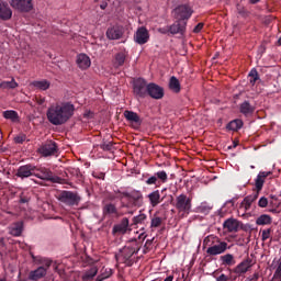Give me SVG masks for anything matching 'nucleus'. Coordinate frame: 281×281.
Segmentation results:
<instances>
[{
  "label": "nucleus",
  "instance_id": "obj_56",
  "mask_svg": "<svg viewBox=\"0 0 281 281\" xmlns=\"http://www.w3.org/2000/svg\"><path fill=\"white\" fill-rule=\"evenodd\" d=\"M108 5L109 4L106 2H103V3L100 4V8H101V10H106Z\"/></svg>",
  "mask_w": 281,
  "mask_h": 281
},
{
  "label": "nucleus",
  "instance_id": "obj_5",
  "mask_svg": "<svg viewBox=\"0 0 281 281\" xmlns=\"http://www.w3.org/2000/svg\"><path fill=\"white\" fill-rule=\"evenodd\" d=\"M56 199L57 201H59V203H63L67 207H78V205H80V202L82 201V198L80 196V194H78V192L66 190L60 191L56 195Z\"/></svg>",
  "mask_w": 281,
  "mask_h": 281
},
{
  "label": "nucleus",
  "instance_id": "obj_1",
  "mask_svg": "<svg viewBox=\"0 0 281 281\" xmlns=\"http://www.w3.org/2000/svg\"><path fill=\"white\" fill-rule=\"evenodd\" d=\"M76 106L70 102H65L56 105H50L46 112L47 120L53 126H63L67 124L71 117H74V112Z\"/></svg>",
  "mask_w": 281,
  "mask_h": 281
},
{
  "label": "nucleus",
  "instance_id": "obj_24",
  "mask_svg": "<svg viewBox=\"0 0 281 281\" xmlns=\"http://www.w3.org/2000/svg\"><path fill=\"white\" fill-rule=\"evenodd\" d=\"M239 113L245 117H251L256 113V106H254L249 101H244L239 104Z\"/></svg>",
  "mask_w": 281,
  "mask_h": 281
},
{
  "label": "nucleus",
  "instance_id": "obj_53",
  "mask_svg": "<svg viewBox=\"0 0 281 281\" xmlns=\"http://www.w3.org/2000/svg\"><path fill=\"white\" fill-rule=\"evenodd\" d=\"M83 117H88V119L93 117V112L87 111V112L83 114Z\"/></svg>",
  "mask_w": 281,
  "mask_h": 281
},
{
  "label": "nucleus",
  "instance_id": "obj_16",
  "mask_svg": "<svg viewBox=\"0 0 281 281\" xmlns=\"http://www.w3.org/2000/svg\"><path fill=\"white\" fill-rule=\"evenodd\" d=\"M149 38L150 35L148 34V30L144 26L138 27L134 36L135 42L138 45H146V42L149 41Z\"/></svg>",
  "mask_w": 281,
  "mask_h": 281
},
{
  "label": "nucleus",
  "instance_id": "obj_61",
  "mask_svg": "<svg viewBox=\"0 0 281 281\" xmlns=\"http://www.w3.org/2000/svg\"><path fill=\"white\" fill-rule=\"evenodd\" d=\"M236 146H238V143L237 142H233V146H228V149L236 148Z\"/></svg>",
  "mask_w": 281,
  "mask_h": 281
},
{
  "label": "nucleus",
  "instance_id": "obj_19",
  "mask_svg": "<svg viewBox=\"0 0 281 281\" xmlns=\"http://www.w3.org/2000/svg\"><path fill=\"white\" fill-rule=\"evenodd\" d=\"M272 172L271 171H260L255 179V188L256 192H262V188H265V181L267 177H271Z\"/></svg>",
  "mask_w": 281,
  "mask_h": 281
},
{
  "label": "nucleus",
  "instance_id": "obj_15",
  "mask_svg": "<svg viewBox=\"0 0 281 281\" xmlns=\"http://www.w3.org/2000/svg\"><path fill=\"white\" fill-rule=\"evenodd\" d=\"M147 95L153 98V100H161L164 95H166V92L164 91V87L155 82H149L147 88Z\"/></svg>",
  "mask_w": 281,
  "mask_h": 281
},
{
  "label": "nucleus",
  "instance_id": "obj_43",
  "mask_svg": "<svg viewBox=\"0 0 281 281\" xmlns=\"http://www.w3.org/2000/svg\"><path fill=\"white\" fill-rule=\"evenodd\" d=\"M271 238V228L263 229L261 233V240L265 243Z\"/></svg>",
  "mask_w": 281,
  "mask_h": 281
},
{
  "label": "nucleus",
  "instance_id": "obj_42",
  "mask_svg": "<svg viewBox=\"0 0 281 281\" xmlns=\"http://www.w3.org/2000/svg\"><path fill=\"white\" fill-rule=\"evenodd\" d=\"M146 218H148L146 214L139 213V215L133 217V225H144Z\"/></svg>",
  "mask_w": 281,
  "mask_h": 281
},
{
  "label": "nucleus",
  "instance_id": "obj_11",
  "mask_svg": "<svg viewBox=\"0 0 281 281\" xmlns=\"http://www.w3.org/2000/svg\"><path fill=\"white\" fill-rule=\"evenodd\" d=\"M146 186H161L168 183V173L164 170L155 172L145 180Z\"/></svg>",
  "mask_w": 281,
  "mask_h": 281
},
{
  "label": "nucleus",
  "instance_id": "obj_23",
  "mask_svg": "<svg viewBox=\"0 0 281 281\" xmlns=\"http://www.w3.org/2000/svg\"><path fill=\"white\" fill-rule=\"evenodd\" d=\"M240 222L234 217H229L223 223V228L229 234L238 232Z\"/></svg>",
  "mask_w": 281,
  "mask_h": 281
},
{
  "label": "nucleus",
  "instance_id": "obj_36",
  "mask_svg": "<svg viewBox=\"0 0 281 281\" xmlns=\"http://www.w3.org/2000/svg\"><path fill=\"white\" fill-rule=\"evenodd\" d=\"M94 276H98V267L92 266L89 270H87L83 273L82 280H85V281L93 280Z\"/></svg>",
  "mask_w": 281,
  "mask_h": 281
},
{
  "label": "nucleus",
  "instance_id": "obj_39",
  "mask_svg": "<svg viewBox=\"0 0 281 281\" xmlns=\"http://www.w3.org/2000/svg\"><path fill=\"white\" fill-rule=\"evenodd\" d=\"M250 77L249 82L254 87L258 81H260V75L258 74V70L256 68H252L250 72L248 74Z\"/></svg>",
  "mask_w": 281,
  "mask_h": 281
},
{
  "label": "nucleus",
  "instance_id": "obj_12",
  "mask_svg": "<svg viewBox=\"0 0 281 281\" xmlns=\"http://www.w3.org/2000/svg\"><path fill=\"white\" fill-rule=\"evenodd\" d=\"M37 153H40L42 157H52L58 153V145L54 140H47L37 149Z\"/></svg>",
  "mask_w": 281,
  "mask_h": 281
},
{
  "label": "nucleus",
  "instance_id": "obj_40",
  "mask_svg": "<svg viewBox=\"0 0 281 281\" xmlns=\"http://www.w3.org/2000/svg\"><path fill=\"white\" fill-rule=\"evenodd\" d=\"M19 87V83L14 78H12L11 81H2L0 82V89H16Z\"/></svg>",
  "mask_w": 281,
  "mask_h": 281
},
{
  "label": "nucleus",
  "instance_id": "obj_3",
  "mask_svg": "<svg viewBox=\"0 0 281 281\" xmlns=\"http://www.w3.org/2000/svg\"><path fill=\"white\" fill-rule=\"evenodd\" d=\"M114 192L115 194H121L124 199H127V202H121V207L131 210V207H142V205H144V194H142V191L133 190L131 192H122L116 190Z\"/></svg>",
  "mask_w": 281,
  "mask_h": 281
},
{
  "label": "nucleus",
  "instance_id": "obj_21",
  "mask_svg": "<svg viewBox=\"0 0 281 281\" xmlns=\"http://www.w3.org/2000/svg\"><path fill=\"white\" fill-rule=\"evenodd\" d=\"M102 214L104 217L115 216L117 218V217L122 216V214H120V211H117V206L111 202L105 203L102 206Z\"/></svg>",
  "mask_w": 281,
  "mask_h": 281
},
{
  "label": "nucleus",
  "instance_id": "obj_41",
  "mask_svg": "<svg viewBox=\"0 0 281 281\" xmlns=\"http://www.w3.org/2000/svg\"><path fill=\"white\" fill-rule=\"evenodd\" d=\"M99 147L101 148V150H104L105 153H111L114 149L112 140H103L99 145Z\"/></svg>",
  "mask_w": 281,
  "mask_h": 281
},
{
  "label": "nucleus",
  "instance_id": "obj_9",
  "mask_svg": "<svg viewBox=\"0 0 281 281\" xmlns=\"http://www.w3.org/2000/svg\"><path fill=\"white\" fill-rule=\"evenodd\" d=\"M194 11L192 10V8L188 4H181L178 5L172 14H173V19H176V21H180L182 23H186V21L190 20V18L192 16V13Z\"/></svg>",
  "mask_w": 281,
  "mask_h": 281
},
{
  "label": "nucleus",
  "instance_id": "obj_33",
  "mask_svg": "<svg viewBox=\"0 0 281 281\" xmlns=\"http://www.w3.org/2000/svg\"><path fill=\"white\" fill-rule=\"evenodd\" d=\"M124 63H126V53H117L114 57V67H123Z\"/></svg>",
  "mask_w": 281,
  "mask_h": 281
},
{
  "label": "nucleus",
  "instance_id": "obj_38",
  "mask_svg": "<svg viewBox=\"0 0 281 281\" xmlns=\"http://www.w3.org/2000/svg\"><path fill=\"white\" fill-rule=\"evenodd\" d=\"M272 218L270 215L262 214L256 220V225H271Z\"/></svg>",
  "mask_w": 281,
  "mask_h": 281
},
{
  "label": "nucleus",
  "instance_id": "obj_45",
  "mask_svg": "<svg viewBox=\"0 0 281 281\" xmlns=\"http://www.w3.org/2000/svg\"><path fill=\"white\" fill-rule=\"evenodd\" d=\"M161 223H162L161 217H154L151 218L150 227H160Z\"/></svg>",
  "mask_w": 281,
  "mask_h": 281
},
{
  "label": "nucleus",
  "instance_id": "obj_14",
  "mask_svg": "<svg viewBox=\"0 0 281 281\" xmlns=\"http://www.w3.org/2000/svg\"><path fill=\"white\" fill-rule=\"evenodd\" d=\"M10 5L18 12H32L34 9L32 0H11Z\"/></svg>",
  "mask_w": 281,
  "mask_h": 281
},
{
  "label": "nucleus",
  "instance_id": "obj_27",
  "mask_svg": "<svg viewBox=\"0 0 281 281\" xmlns=\"http://www.w3.org/2000/svg\"><path fill=\"white\" fill-rule=\"evenodd\" d=\"M0 19L1 21H10L12 19V9L7 2H0Z\"/></svg>",
  "mask_w": 281,
  "mask_h": 281
},
{
  "label": "nucleus",
  "instance_id": "obj_46",
  "mask_svg": "<svg viewBox=\"0 0 281 281\" xmlns=\"http://www.w3.org/2000/svg\"><path fill=\"white\" fill-rule=\"evenodd\" d=\"M269 205V200L266 196H261L258 201L259 207H267Z\"/></svg>",
  "mask_w": 281,
  "mask_h": 281
},
{
  "label": "nucleus",
  "instance_id": "obj_2",
  "mask_svg": "<svg viewBox=\"0 0 281 281\" xmlns=\"http://www.w3.org/2000/svg\"><path fill=\"white\" fill-rule=\"evenodd\" d=\"M203 245L209 247L206 249L207 256H221L229 249L227 241H223L216 235H209L204 238Z\"/></svg>",
  "mask_w": 281,
  "mask_h": 281
},
{
  "label": "nucleus",
  "instance_id": "obj_49",
  "mask_svg": "<svg viewBox=\"0 0 281 281\" xmlns=\"http://www.w3.org/2000/svg\"><path fill=\"white\" fill-rule=\"evenodd\" d=\"M216 281H229V277L225 273H222L220 277L216 278Z\"/></svg>",
  "mask_w": 281,
  "mask_h": 281
},
{
  "label": "nucleus",
  "instance_id": "obj_44",
  "mask_svg": "<svg viewBox=\"0 0 281 281\" xmlns=\"http://www.w3.org/2000/svg\"><path fill=\"white\" fill-rule=\"evenodd\" d=\"M211 210H212V206H210L207 204H201L199 206V212H201V214H210Z\"/></svg>",
  "mask_w": 281,
  "mask_h": 281
},
{
  "label": "nucleus",
  "instance_id": "obj_25",
  "mask_svg": "<svg viewBox=\"0 0 281 281\" xmlns=\"http://www.w3.org/2000/svg\"><path fill=\"white\" fill-rule=\"evenodd\" d=\"M186 25H188V22H181L179 20H176L173 22V24L169 25V33L170 34H184Z\"/></svg>",
  "mask_w": 281,
  "mask_h": 281
},
{
  "label": "nucleus",
  "instance_id": "obj_48",
  "mask_svg": "<svg viewBox=\"0 0 281 281\" xmlns=\"http://www.w3.org/2000/svg\"><path fill=\"white\" fill-rule=\"evenodd\" d=\"M14 142L15 144H23V142H25V135L16 136Z\"/></svg>",
  "mask_w": 281,
  "mask_h": 281
},
{
  "label": "nucleus",
  "instance_id": "obj_55",
  "mask_svg": "<svg viewBox=\"0 0 281 281\" xmlns=\"http://www.w3.org/2000/svg\"><path fill=\"white\" fill-rule=\"evenodd\" d=\"M260 278V274L258 272L254 273L252 280L258 281Z\"/></svg>",
  "mask_w": 281,
  "mask_h": 281
},
{
  "label": "nucleus",
  "instance_id": "obj_64",
  "mask_svg": "<svg viewBox=\"0 0 281 281\" xmlns=\"http://www.w3.org/2000/svg\"><path fill=\"white\" fill-rule=\"evenodd\" d=\"M146 177H149V175L148 173L143 175V179H146Z\"/></svg>",
  "mask_w": 281,
  "mask_h": 281
},
{
  "label": "nucleus",
  "instance_id": "obj_29",
  "mask_svg": "<svg viewBox=\"0 0 281 281\" xmlns=\"http://www.w3.org/2000/svg\"><path fill=\"white\" fill-rule=\"evenodd\" d=\"M220 262L223 267H234L236 265V257L232 254H226L220 257Z\"/></svg>",
  "mask_w": 281,
  "mask_h": 281
},
{
  "label": "nucleus",
  "instance_id": "obj_60",
  "mask_svg": "<svg viewBox=\"0 0 281 281\" xmlns=\"http://www.w3.org/2000/svg\"><path fill=\"white\" fill-rule=\"evenodd\" d=\"M172 280H175V277L173 276H169L164 281H172Z\"/></svg>",
  "mask_w": 281,
  "mask_h": 281
},
{
  "label": "nucleus",
  "instance_id": "obj_35",
  "mask_svg": "<svg viewBox=\"0 0 281 281\" xmlns=\"http://www.w3.org/2000/svg\"><path fill=\"white\" fill-rule=\"evenodd\" d=\"M226 128H227L228 131H240V128H243V120L236 119V120H234V121H231V122L227 124Z\"/></svg>",
  "mask_w": 281,
  "mask_h": 281
},
{
  "label": "nucleus",
  "instance_id": "obj_30",
  "mask_svg": "<svg viewBox=\"0 0 281 281\" xmlns=\"http://www.w3.org/2000/svg\"><path fill=\"white\" fill-rule=\"evenodd\" d=\"M259 194H260V193H259L258 191H256L255 193H252V194H250V195H247V196L243 200L241 205H244L246 212H247L248 210H251V204H252L255 201L258 200Z\"/></svg>",
  "mask_w": 281,
  "mask_h": 281
},
{
  "label": "nucleus",
  "instance_id": "obj_22",
  "mask_svg": "<svg viewBox=\"0 0 281 281\" xmlns=\"http://www.w3.org/2000/svg\"><path fill=\"white\" fill-rule=\"evenodd\" d=\"M106 36L110 38V41H119V38H122L124 36V27L122 26H112L108 29Z\"/></svg>",
  "mask_w": 281,
  "mask_h": 281
},
{
  "label": "nucleus",
  "instance_id": "obj_58",
  "mask_svg": "<svg viewBox=\"0 0 281 281\" xmlns=\"http://www.w3.org/2000/svg\"><path fill=\"white\" fill-rule=\"evenodd\" d=\"M239 14H241V16H245V14H247V11H245V9H241L238 11Z\"/></svg>",
  "mask_w": 281,
  "mask_h": 281
},
{
  "label": "nucleus",
  "instance_id": "obj_47",
  "mask_svg": "<svg viewBox=\"0 0 281 281\" xmlns=\"http://www.w3.org/2000/svg\"><path fill=\"white\" fill-rule=\"evenodd\" d=\"M204 25H205V24H204L203 22L198 23V24L194 26V29H193V33H194V34H199V33L201 32V30H203Z\"/></svg>",
  "mask_w": 281,
  "mask_h": 281
},
{
  "label": "nucleus",
  "instance_id": "obj_59",
  "mask_svg": "<svg viewBox=\"0 0 281 281\" xmlns=\"http://www.w3.org/2000/svg\"><path fill=\"white\" fill-rule=\"evenodd\" d=\"M249 3H251L252 5H256V3H260V0H249Z\"/></svg>",
  "mask_w": 281,
  "mask_h": 281
},
{
  "label": "nucleus",
  "instance_id": "obj_20",
  "mask_svg": "<svg viewBox=\"0 0 281 281\" xmlns=\"http://www.w3.org/2000/svg\"><path fill=\"white\" fill-rule=\"evenodd\" d=\"M124 117L127 122L132 123L134 128H139V126H142V117H139V114L136 112L126 110L124 112Z\"/></svg>",
  "mask_w": 281,
  "mask_h": 281
},
{
  "label": "nucleus",
  "instance_id": "obj_50",
  "mask_svg": "<svg viewBox=\"0 0 281 281\" xmlns=\"http://www.w3.org/2000/svg\"><path fill=\"white\" fill-rule=\"evenodd\" d=\"M158 32H160V34H168L170 33V26H165L158 30Z\"/></svg>",
  "mask_w": 281,
  "mask_h": 281
},
{
  "label": "nucleus",
  "instance_id": "obj_54",
  "mask_svg": "<svg viewBox=\"0 0 281 281\" xmlns=\"http://www.w3.org/2000/svg\"><path fill=\"white\" fill-rule=\"evenodd\" d=\"M29 201H30V199H27L23 195L20 196V203H27Z\"/></svg>",
  "mask_w": 281,
  "mask_h": 281
},
{
  "label": "nucleus",
  "instance_id": "obj_8",
  "mask_svg": "<svg viewBox=\"0 0 281 281\" xmlns=\"http://www.w3.org/2000/svg\"><path fill=\"white\" fill-rule=\"evenodd\" d=\"M34 262H40V265H45V267H38L36 270L32 271L30 273V280H41V278H44L47 273V269L52 267V260L45 259L43 257H35L32 256Z\"/></svg>",
  "mask_w": 281,
  "mask_h": 281
},
{
  "label": "nucleus",
  "instance_id": "obj_57",
  "mask_svg": "<svg viewBox=\"0 0 281 281\" xmlns=\"http://www.w3.org/2000/svg\"><path fill=\"white\" fill-rule=\"evenodd\" d=\"M226 205H231V207H234V200H228L226 202Z\"/></svg>",
  "mask_w": 281,
  "mask_h": 281
},
{
  "label": "nucleus",
  "instance_id": "obj_37",
  "mask_svg": "<svg viewBox=\"0 0 281 281\" xmlns=\"http://www.w3.org/2000/svg\"><path fill=\"white\" fill-rule=\"evenodd\" d=\"M50 85L52 83L47 80L33 81V87H35V89H40L41 91H47Z\"/></svg>",
  "mask_w": 281,
  "mask_h": 281
},
{
  "label": "nucleus",
  "instance_id": "obj_18",
  "mask_svg": "<svg viewBox=\"0 0 281 281\" xmlns=\"http://www.w3.org/2000/svg\"><path fill=\"white\" fill-rule=\"evenodd\" d=\"M251 262H252V260L250 258L243 260L239 265H237L233 269V273H236L237 276H243V274L247 273V271H249V268L254 267V265Z\"/></svg>",
  "mask_w": 281,
  "mask_h": 281
},
{
  "label": "nucleus",
  "instance_id": "obj_32",
  "mask_svg": "<svg viewBox=\"0 0 281 281\" xmlns=\"http://www.w3.org/2000/svg\"><path fill=\"white\" fill-rule=\"evenodd\" d=\"M169 89L173 91V93H179L181 91V82L177 77L172 76L169 80Z\"/></svg>",
  "mask_w": 281,
  "mask_h": 281
},
{
  "label": "nucleus",
  "instance_id": "obj_13",
  "mask_svg": "<svg viewBox=\"0 0 281 281\" xmlns=\"http://www.w3.org/2000/svg\"><path fill=\"white\" fill-rule=\"evenodd\" d=\"M35 172H36V165L26 164L18 168L15 177H19V179H30V177H34Z\"/></svg>",
  "mask_w": 281,
  "mask_h": 281
},
{
  "label": "nucleus",
  "instance_id": "obj_17",
  "mask_svg": "<svg viewBox=\"0 0 281 281\" xmlns=\"http://www.w3.org/2000/svg\"><path fill=\"white\" fill-rule=\"evenodd\" d=\"M128 225L130 221L128 217H123L119 224H115L112 228V234L115 236V234L124 236L126 232H128Z\"/></svg>",
  "mask_w": 281,
  "mask_h": 281
},
{
  "label": "nucleus",
  "instance_id": "obj_52",
  "mask_svg": "<svg viewBox=\"0 0 281 281\" xmlns=\"http://www.w3.org/2000/svg\"><path fill=\"white\" fill-rule=\"evenodd\" d=\"M93 177H94L95 179H104L105 173H104V172L93 173Z\"/></svg>",
  "mask_w": 281,
  "mask_h": 281
},
{
  "label": "nucleus",
  "instance_id": "obj_62",
  "mask_svg": "<svg viewBox=\"0 0 281 281\" xmlns=\"http://www.w3.org/2000/svg\"><path fill=\"white\" fill-rule=\"evenodd\" d=\"M1 153H5V149L3 147H0Z\"/></svg>",
  "mask_w": 281,
  "mask_h": 281
},
{
  "label": "nucleus",
  "instance_id": "obj_4",
  "mask_svg": "<svg viewBox=\"0 0 281 281\" xmlns=\"http://www.w3.org/2000/svg\"><path fill=\"white\" fill-rule=\"evenodd\" d=\"M138 251L139 243L137 239L130 240L126 246L121 249V258L126 267H133V259L131 258H133L135 254H138Z\"/></svg>",
  "mask_w": 281,
  "mask_h": 281
},
{
  "label": "nucleus",
  "instance_id": "obj_28",
  "mask_svg": "<svg viewBox=\"0 0 281 281\" xmlns=\"http://www.w3.org/2000/svg\"><path fill=\"white\" fill-rule=\"evenodd\" d=\"M77 65L79 69H89L91 67V58L87 54H80L77 57Z\"/></svg>",
  "mask_w": 281,
  "mask_h": 281
},
{
  "label": "nucleus",
  "instance_id": "obj_7",
  "mask_svg": "<svg viewBox=\"0 0 281 281\" xmlns=\"http://www.w3.org/2000/svg\"><path fill=\"white\" fill-rule=\"evenodd\" d=\"M34 177L42 181H50V183H63V178L55 176L49 168L43 166H36Z\"/></svg>",
  "mask_w": 281,
  "mask_h": 281
},
{
  "label": "nucleus",
  "instance_id": "obj_63",
  "mask_svg": "<svg viewBox=\"0 0 281 281\" xmlns=\"http://www.w3.org/2000/svg\"><path fill=\"white\" fill-rule=\"evenodd\" d=\"M278 45L281 46V37L278 40Z\"/></svg>",
  "mask_w": 281,
  "mask_h": 281
},
{
  "label": "nucleus",
  "instance_id": "obj_51",
  "mask_svg": "<svg viewBox=\"0 0 281 281\" xmlns=\"http://www.w3.org/2000/svg\"><path fill=\"white\" fill-rule=\"evenodd\" d=\"M153 240H155V238L147 239L145 245H144V249H150V245H153Z\"/></svg>",
  "mask_w": 281,
  "mask_h": 281
},
{
  "label": "nucleus",
  "instance_id": "obj_10",
  "mask_svg": "<svg viewBox=\"0 0 281 281\" xmlns=\"http://www.w3.org/2000/svg\"><path fill=\"white\" fill-rule=\"evenodd\" d=\"M134 95L136 98H147L148 97V81L144 78H138L134 81Z\"/></svg>",
  "mask_w": 281,
  "mask_h": 281
},
{
  "label": "nucleus",
  "instance_id": "obj_34",
  "mask_svg": "<svg viewBox=\"0 0 281 281\" xmlns=\"http://www.w3.org/2000/svg\"><path fill=\"white\" fill-rule=\"evenodd\" d=\"M4 120H11V122H19V112L14 110H7L2 113Z\"/></svg>",
  "mask_w": 281,
  "mask_h": 281
},
{
  "label": "nucleus",
  "instance_id": "obj_6",
  "mask_svg": "<svg viewBox=\"0 0 281 281\" xmlns=\"http://www.w3.org/2000/svg\"><path fill=\"white\" fill-rule=\"evenodd\" d=\"M175 207L181 216H188L192 212V198H188L186 193H181L176 198Z\"/></svg>",
  "mask_w": 281,
  "mask_h": 281
},
{
  "label": "nucleus",
  "instance_id": "obj_26",
  "mask_svg": "<svg viewBox=\"0 0 281 281\" xmlns=\"http://www.w3.org/2000/svg\"><path fill=\"white\" fill-rule=\"evenodd\" d=\"M149 203L151 205V207H157V205H159V203H161V201H164L166 199V196L161 198V193L159 192V190H155L153 192H150L147 195Z\"/></svg>",
  "mask_w": 281,
  "mask_h": 281
},
{
  "label": "nucleus",
  "instance_id": "obj_31",
  "mask_svg": "<svg viewBox=\"0 0 281 281\" xmlns=\"http://www.w3.org/2000/svg\"><path fill=\"white\" fill-rule=\"evenodd\" d=\"M11 236H21L23 234V222H16L10 226Z\"/></svg>",
  "mask_w": 281,
  "mask_h": 281
}]
</instances>
